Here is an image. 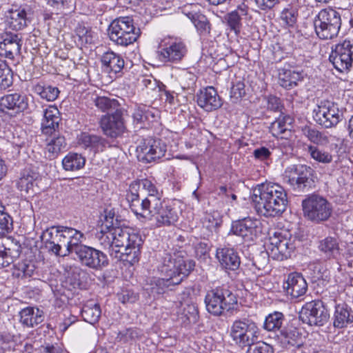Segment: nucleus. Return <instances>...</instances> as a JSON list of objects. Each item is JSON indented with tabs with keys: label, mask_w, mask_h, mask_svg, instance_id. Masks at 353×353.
Wrapping results in <instances>:
<instances>
[{
	"label": "nucleus",
	"mask_w": 353,
	"mask_h": 353,
	"mask_svg": "<svg viewBox=\"0 0 353 353\" xmlns=\"http://www.w3.org/2000/svg\"><path fill=\"white\" fill-rule=\"evenodd\" d=\"M157 204V208H153L150 205L141 212L136 210L135 214L148 219L154 216L158 227L174 225L179 219L178 210L168 203L161 201V199Z\"/></svg>",
	"instance_id": "9d476101"
},
{
	"label": "nucleus",
	"mask_w": 353,
	"mask_h": 353,
	"mask_svg": "<svg viewBox=\"0 0 353 353\" xmlns=\"http://www.w3.org/2000/svg\"><path fill=\"white\" fill-rule=\"evenodd\" d=\"M101 62L104 70L114 74L120 72L124 67L122 57L112 51H108L101 56Z\"/></svg>",
	"instance_id": "7c9ffc66"
},
{
	"label": "nucleus",
	"mask_w": 353,
	"mask_h": 353,
	"mask_svg": "<svg viewBox=\"0 0 353 353\" xmlns=\"http://www.w3.org/2000/svg\"><path fill=\"white\" fill-rule=\"evenodd\" d=\"M103 227L112 228L114 251H121L134 245H142L141 236L131 231L128 228H122L118 216L113 210L104 211Z\"/></svg>",
	"instance_id": "20e7f679"
},
{
	"label": "nucleus",
	"mask_w": 353,
	"mask_h": 353,
	"mask_svg": "<svg viewBox=\"0 0 353 353\" xmlns=\"http://www.w3.org/2000/svg\"><path fill=\"white\" fill-rule=\"evenodd\" d=\"M39 173L31 168H26L21 174V177L17 182L18 189L28 193L33 190L34 185L39 179Z\"/></svg>",
	"instance_id": "72a5a7b5"
},
{
	"label": "nucleus",
	"mask_w": 353,
	"mask_h": 353,
	"mask_svg": "<svg viewBox=\"0 0 353 353\" xmlns=\"http://www.w3.org/2000/svg\"><path fill=\"white\" fill-rule=\"evenodd\" d=\"M131 190H132L130 188ZM126 199L130 203V206L132 210L135 213L136 210L138 212H141V203L139 201V194L137 192H132V191L130 193H128L126 195Z\"/></svg>",
	"instance_id": "69168bd1"
},
{
	"label": "nucleus",
	"mask_w": 353,
	"mask_h": 353,
	"mask_svg": "<svg viewBox=\"0 0 353 353\" xmlns=\"http://www.w3.org/2000/svg\"><path fill=\"white\" fill-rule=\"evenodd\" d=\"M110 39L117 46H128L135 42L141 34L136 28L134 20L130 17H121L114 19L108 28Z\"/></svg>",
	"instance_id": "39448f33"
},
{
	"label": "nucleus",
	"mask_w": 353,
	"mask_h": 353,
	"mask_svg": "<svg viewBox=\"0 0 353 353\" xmlns=\"http://www.w3.org/2000/svg\"><path fill=\"white\" fill-rule=\"evenodd\" d=\"M196 97L198 105L207 112L217 110L222 105L221 99L212 86L201 90Z\"/></svg>",
	"instance_id": "393cba45"
},
{
	"label": "nucleus",
	"mask_w": 353,
	"mask_h": 353,
	"mask_svg": "<svg viewBox=\"0 0 353 353\" xmlns=\"http://www.w3.org/2000/svg\"><path fill=\"white\" fill-rule=\"evenodd\" d=\"M303 134L312 143L317 145H325L328 143L329 139L323 133L315 128L305 126L302 129Z\"/></svg>",
	"instance_id": "de8ad7c7"
},
{
	"label": "nucleus",
	"mask_w": 353,
	"mask_h": 353,
	"mask_svg": "<svg viewBox=\"0 0 353 353\" xmlns=\"http://www.w3.org/2000/svg\"><path fill=\"white\" fill-rule=\"evenodd\" d=\"M352 323H353V314L351 307L345 303L336 305L333 316L334 327L341 329Z\"/></svg>",
	"instance_id": "2f4dec72"
},
{
	"label": "nucleus",
	"mask_w": 353,
	"mask_h": 353,
	"mask_svg": "<svg viewBox=\"0 0 353 353\" xmlns=\"http://www.w3.org/2000/svg\"><path fill=\"white\" fill-rule=\"evenodd\" d=\"M22 46L21 34L6 32L0 35V55L13 59L19 54Z\"/></svg>",
	"instance_id": "412c9836"
},
{
	"label": "nucleus",
	"mask_w": 353,
	"mask_h": 353,
	"mask_svg": "<svg viewBox=\"0 0 353 353\" xmlns=\"http://www.w3.org/2000/svg\"><path fill=\"white\" fill-rule=\"evenodd\" d=\"M252 200L256 212L265 217L280 216L288 205L286 191L274 183L257 185L253 189Z\"/></svg>",
	"instance_id": "f257e3e1"
},
{
	"label": "nucleus",
	"mask_w": 353,
	"mask_h": 353,
	"mask_svg": "<svg viewBox=\"0 0 353 353\" xmlns=\"http://www.w3.org/2000/svg\"><path fill=\"white\" fill-rule=\"evenodd\" d=\"M3 205H0V236H4L12 230V219L5 211Z\"/></svg>",
	"instance_id": "6e6d98bb"
},
{
	"label": "nucleus",
	"mask_w": 353,
	"mask_h": 353,
	"mask_svg": "<svg viewBox=\"0 0 353 353\" xmlns=\"http://www.w3.org/2000/svg\"><path fill=\"white\" fill-rule=\"evenodd\" d=\"M8 24L14 30H21L30 24L32 20L34 12L30 6L24 5L9 12Z\"/></svg>",
	"instance_id": "4be33fe9"
},
{
	"label": "nucleus",
	"mask_w": 353,
	"mask_h": 353,
	"mask_svg": "<svg viewBox=\"0 0 353 353\" xmlns=\"http://www.w3.org/2000/svg\"><path fill=\"white\" fill-rule=\"evenodd\" d=\"M41 238L49 252L57 256H65L75 254L83 245L84 234L73 228L59 225L46 229Z\"/></svg>",
	"instance_id": "f03ea898"
},
{
	"label": "nucleus",
	"mask_w": 353,
	"mask_h": 353,
	"mask_svg": "<svg viewBox=\"0 0 353 353\" xmlns=\"http://www.w3.org/2000/svg\"><path fill=\"white\" fill-rule=\"evenodd\" d=\"M137 185L148 193V196L141 202V211L143 209L146 210L150 205H152L153 208H157V203H159V200L161 199V194L156 185L148 179H141L137 183L131 184L130 188L134 189Z\"/></svg>",
	"instance_id": "b1692460"
},
{
	"label": "nucleus",
	"mask_w": 353,
	"mask_h": 353,
	"mask_svg": "<svg viewBox=\"0 0 353 353\" xmlns=\"http://www.w3.org/2000/svg\"><path fill=\"white\" fill-rule=\"evenodd\" d=\"M85 159L78 153L70 152L62 160L63 168L66 171H76L83 168Z\"/></svg>",
	"instance_id": "58836bf2"
},
{
	"label": "nucleus",
	"mask_w": 353,
	"mask_h": 353,
	"mask_svg": "<svg viewBox=\"0 0 353 353\" xmlns=\"http://www.w3.org/2000/svg\"><path fill=\"white\" fill-rule=\"evenodd\" d=\"M141 334L142 332L139 329L130 327L123 331H120L117 334V339L119 341L127 343L130 341L139 339Z\"/></svg>",
	"instance_id": "13d9d810"
},
{
	"label": "nucleus",
	"mask_w": 353,
	"mask_h": 353,
	"mask_svg": "<svg viewBox=\"0 0 353 353\" xmlns=\"http://www.w3.org/2000/svg\"><path fill=\"white\" fill-rule=\"evenodd\" d=\"M34 270V266L31 263L26 261L19 262L14 265L12 276L16 278L30 277Z\"/></svg>",
	"instance_id": "603ef678"
},
{
	"label": "nucleus",
	"mask_w": 353,
	"mask_h": 353,
	"mask_svg": "<svg viewBox=\"0 0 353 353\" xmlns=\"http://www.w3.org/2000/svg\"><path fill=\"white\" fill-rule=\"evenodd\" d=\"M142 245H132L128 248L119 251V253H115L113 258L119 261H123L125 265L130 266L133 265L139 260L140 248Z\"/></svg>",
	"instance_id": "f704fd0d"
},
{
	"label": "nucleus",
	"mask_w": 353,
	"mask_h": 353,
	"mask_svg": "<svg viewBox=\"0 0 353 353\" xmlns=\"http://www.w3.org/2000/svg\"><path fill=\"white\" fill-rule=\"evenodd\" d=\"M166 145L159 139L148 137L143 139L137 147V156L139 161L150 163L163 157Z\"/></svg>",
	"instance_id": "2eb2a0df"
},
{
	"label": "nucleus",
	"mask_w": 353,
	"mask_h": 353,
	"mask_svg": "<svg viewBox=\"0 0 353 353\" xmlns=\"http://www.w3.org/2000/svg\"><path fill=\"white\" fill-rule=\"evenodd\" d=\"M100 125L106 136L111 138L121 136L125 131L122 110H116L111 114L103 116L101 119Z\"/></svg>",
	"instance_id": "a211bd4d"
},
{
	"label": "nucleus",
	"mask_w": 353,
	"mask_h": 353,
	"mask_svg": "<svg viewBox=\"0 0 353 353\" xmlns=\"http://www.w3.org/2000/svg\"><path fill=\"white\" fill-rule=\"evenodd\" d=\"M313 112L316 122L325 128L335 127L343 116L338 104L330 100L321 101Z\"/></svg>",
	"instance_id": "9b49d317"
},
{
	"label": "nucleus",
	"mask_w": 353,
	"mask_h": 353,
	"mask_svg": "<svg viewBox=\"0 0 353 353\" xmlns=\"http://www.w3.org/2000/svg\"><path fill=\"white\" fill-rule=\"evenodd\" d=\"M66 146L64 137L58 136L51 139L46 147V157L49 159H54Z\"/></svg>",
	"instance_id": "ea45409f"
},
{
	"label": "nucleus",
	"mask_w": 353,
	"mask_h": 353,
	"mask_svg": "<svg viewBox=\"0 0 353 353\" xmlns=\"http://www.w3.org/2000/svg\"><path fill=\"white\" fill-rule=\"evenodd\" d=\"M96 106L103 112H108V114L114 112L116 110H121L119 108V104L116 99H110L106 97H98L95 99Z\"/></svg>",
	"instance_id": "3c124183"
},
{
	"label": "nucleus",
	"mask_w": 353,
	"mask_h": 353,
	"mask_svg": "<svg viewBox=\"0 0 353 353\" xmlns=\"http://www.w3.org/2000/svg\"><path fill=\"white\" fill-rule=\"evenodd\" d=\"M247 346V353H274L272 347L263 341H254Z\"/></svg>",
	"instance_id": "680f3d73"
},
{
	"label": "nucleus",
	"mask_w": 353,
	"mask_h": 353,
	"mask_svg": "<svg viewBox=\"0 0 353 353\" xmlns=\"http://www.w3.org/2000/svg\"><path fill=\"white\" fill-rule=\"evenodd\" d=\"M154 114L151 112L149 107L143 104H135L132 118L134 123L137 125H145L150 121V118H154Z\"/></svg>",
	"instance_id": "79ce46f5"
},
{
	"label": "nucleus",
	"mask_w": 353,
	"mask_h": 353,
	"mask_svg": "<svg viewBox=\"0 0 353 353\" xmlns=\"http://www.w3.org/2000/svg\"><path fill=\"white\" fill-rule=\"evenodd\" d=\"M302 80V74L292 70H283L279 76L280 85L289 90L296 86L298 82Z\"/></svg>",
	"instance_id": "e433bc0d"
},
{
	"label": "nucleus",
	"mask_w": 353,
	"mask_h": 353,
	"mask_svg": "<svg viewBox=\"0 0 353 353\" xmlns=\"http://www.w3.org/2000/svg\"><path fill=\"white\" fill-rule=\"evenodd\" d=\"M314 26L321 39H332L337 37L341 27V14L332 8L321 10L315 17Z\"/></svg>",
	"instance_id": "423d86ee"
},
{
	"label": "nucleus",
	"mask_w": 353,
	"mask_h": 353,
	"mask_svg": "<svg viewBox=\"0 0 353 353\" xmlns=\"http://www.w3.org/2000/svg\"><path fill=\"white\" fill-rule=\"evenodd\" d=\"M302 208L304 216L315 223L327 221L332 212L331 203L316 194H312L303 199Z\"/></svg>",
	"instance_id": "6e6552de"
},
{
	"label": "nucleus",
	"mask_w": 353,
	"mask_h": 353,
	"mask_svg": "<svg viewBox=\"0 0 353 353\" xmlns=\"http://www.w3.org/2000/svg\"><path fill=\"white\" fill-rule=\"evenodd\" d=\"M34 91L42 98L48 101H53L57 99L59 90L58 88L52 85L43 86L39 84L36 85Z\"/></svg>",
	"instance_id": "864d4df0"
},
{
	"label": "nucleus",
	"mask_w": 353,
	"mask_h": 353,
	"mask_svg": "<svg viewBox=\"0 0 353 353\" xmlns=\"http://www.w3.org/2000/svg\"><path fill=\"white\" fill-rule=\"evenodd\" d=\"M334 67L341 72L348 71L353 62V43L345 40L337 44L329 57Z\"/></svg>",
	"instance_id": "f3484780"
},
{
	"label": "nucleus",
	"mask_w": 353,
	"mask_h": 353,
	"mask_svg": "<svg viewBox=\"0 0 353 353\" xmlns=\"http://www.w3.org/2000/svg\"><path fill=\"white\" fill-rule=\"evenodd\" d=\"M12 83V70L5 61L0 59V90L7 89Z\"/></svg>",
	"instance_id": "09e8293b"
},
{
	"label": "nucleus",
	"mask_w": 353,
	"mask_h": 353,
	"mask_svg": "<svg viewBox=\"0 0 353 353\" xmlns=\"http://www.w3.org/2000/svg\"><path fill=\"white\" fill-rule=\"evenodd\" d=\"M245 94V84L241 81H238L235 83H233L230 95L232 99H239Z\"/></svg>",
	"instance_id": "0e129e2a"
},
{
	"label": "nucleus",
	"mask_w": 353,
	"mask_h": 353,
	"mask_svg": "<svg viewBox=\"0 0 353 353\" xmlns=\"http://www.w3.org/2000/svg\"><path fill=\"white\" fill-rule=\"evenodd\" d=\"M20 322L25 326L32 327L44 320L43 311L32 307H26L19 312Z\"/></svg>",
	"instance_id": "473e14b6"
},
{
	"label": "nucleus",
	"mask_w": 353,
	"mask_h": 353,
	"mask_svg": "<svg viewBox=\"0 0 353 353\" xmlns=\"http://www.w3.org/2000/svg\"><path fill=\"white\" fill-rule=\"evenodd\" d=\"M269 243L268 253L276 261H282L290 258L295 249L294 243L287 236V232H274L272 234H270Z\"/></svg>",
	"instance_id": "ddd939ff"
},
{
	"label": "nucleus",
	"mask_w": 353,
	"mask_h": 353,
	"mask_svg": "<svg viewBox=\"0 0 353 353\" xmlns=\"http://www.w3.org/2000/svg\"><path fill=\"white\" fill-rule=\"evenodd\" d=\"M0 242L4 245L7 254L14 261L21 252L20 243L14 239H1Z\"/></svg>",
	"instance_id": "4d7b16f0"
},
{
	"label": "nucleus",
	"mask_w": 353,
	"mask_h": 353,
	"mask_svg": "<svg viewBox=\"0 0 353 353\" xmlns=\"http://www.w3.org/2000/svg\"><path fill=\"white\" fill-rule=\"evenodd\" d=\"M297 16V9L291 6L284 8L281 13V20L289 26H293L296 23Z\"/></svg>",
	"instance_id": "bf43d9fd"
},
{
	"label": "nucleus",
	"mask_w": 353,
	"mask_h": 353,
	"mask_svg": "<svg viewBox=\"0 0 353 353\" xmlns=\"http://www.w3.org/2000/svg\"><path fill=\"white\" fill-rule=\"evenodd\" d=\"M80 263L94 270H101L108 266V259L103 252L83 244L75 253Z\"/></svg>",
	"instance_id": "dca6fc26"
},
{
	"label": "nucleus",
	"mask_w": 353,
	"mask_h": 353,
	"mask_svg": "<svg viewBox=\"0 0 353 353\" xmlns=\"http://www.w3.org/2000/svg\"><path fill=\"white\" fill-rule=\"evenodd\" d=\"M193 23L201 35H208L210 34L211 29L210 23L205 15L200 14V15L196 17Z\"/></svg>",
	"instance_id": "052dcab7"
},
{
	"label": "nucleus",
	"mask_w": 353,
	"mask_h": 353,
	"mask_svg": "<svg viewBox=\"0 0 353 353\" xmlns=\"http://www.w3.org/2000/svg\"><path fill=\"white\" fill-rule=\"evenodd\" d=\"M28 100L26 95L19 93L7 94L0 100V107L2 111L12 110L16 112H23L28 108Z\"/></svg>",
	"instance_id": "c85d7f7f"
},
{
	"label": "nucleus",
	"mask_w": 353,
	"mask_h": 353,
	"mask_svg": "<svg viewBox=\"0 0 353 353\" xmlns=\"http://www.w3.org/2000/svg\"><path fill=\"white\" fill-rule=\"evenodd\" d=\"M186 52L185 46L182 42H173L159 51L158 54L161 61L175 62L181 61Z\"/></svg>",
	"instance_id": "c756f323"
},
{
	"label": "nucleus",
	"mask_w": 353,
	"mask_h": 353,
	"mask_svg": "<svg viewBox=\"0 0 353 353\" xmlns=\"http://www.w3.org/2000/svg\"><path fill=\"white\" fill-rule=\"evenodd\" d=\"M292 118L288 115H281L271 123L270 130L274 136L283 134L292 123Z\"/></svg>",
	"instance_id": "8fccbe9b"
},
{
	"label": "nucleus",
	"mask_w": 353,
	"mask_h": 353,
	"mask_svg": "<svg viewBox=\"0 0 353 353\" xmlns=\"http://www.w3.org/2000/svg\"><path fill=\"white\" fill-rule=\"evenodd\" d=\"M101 314L100 306L97 303L88 302L81 309V316L83 320L92 325L99 321Z\"/></svg>",
	"instance_id": "a19ab883"
},
{
	"label": "nucleus",
	"mask_w": 353,
	"mask_h": 353,
	"mask_svg": "<svg viewBox=\"0 0 353 353\" xmlns=\"http://www.w3.org/2000/svg\"><path fill=\"white\" fill-rule=\"evenodd\" d=\"M285 172L289 174V183L298 192H305L314 186L313 170L310 167L294 165L288 167Z\"/></svg>",
	"instance_id": "4468645a"
},
{
	"label": "nucleus",
	"mask_w": 353,
	"mask_h": 353,
	"mask_svg": "<svg viewBox=\"0 0 353 353\" xmlns=\"http://www.w3.org/2000/svg\"><path fill=\"white\" fill-rule=\"evenodd\" d=\"M247 14L245 6H239L237 9L227 14L225 19L230 30L234 31L236 34H239L241 28V19L243 16Z\"/></svg>",
	"instance_id": "4c0bfd02"
},
{
	"label": "nucleus",
	"mask_w": 353,
	"mask_h": 353,
	"mask_svg": "<svg viewBox=\"0 0 353 353\" xmlns=\"http://www.w3.org/2000/svg\"><path fill=\"white\" fill-rule=\"evenodd\" d=\"M283 321V314L281 312H275L266 316L263 327L267 331L279 330Z\"/></svg>",
	"instance_id": "49530a36"
},
{
	"label": "nucleus",
	"mask_w": 353,
	"mask_h": 353,
	"mask_svg": "<svg viewBox=\"0 0 353 353\" xmlns=\"http://www.w3.org/2000/svg\"><path fill=\"white\" fill-rule=\"evenodd\" d=\"M283 288L288 294L297 299L306 293L307 283L301 274L292 272L288 274Z\"/></svg>",
	"instance_id": "5701e85b"
},
{
	"label": "nucleus",
	"mask_w": 353,
	"mask_h": 353,
	"mask_svg": "<svg viewBox=\"0 0 353 353\" xmlns=\"http://www.w3.org/2000/svg\"><path fill=\"white\" fill-rule=\"evenodd\" d=\"M101 232L97 234L99 242L104 249L108 250L109 254L113 257L115 253H119V251H114L115 248L113 247L114 241L112 228H105L103 227V223L101 224Z\"/></svg>",
	"instance_id": "37998d69"
},
{
	"label": "nucleus",
	"mask_w": 353,
	"mask_h": 353,
	"mask_svg": "<svg viewBox=\"0 0 353 353\" xmlns=\"http://www.w3.org/2000/svg\"><path fill=\"white\" fill-rule=\"evenodd\" d=\"M299 319L310 325L323 326L330 319V314L321 300L307 302L299 312Z\"/></svg>",
	"instance_id": "f8f14e48"
},
{
	"label": "nucleus",
	"mask_w": 353,
	"mask_h": 353,
	"mask_svg": "<svg viewBox=\"0 0 353 353\" xmlns=\"http://www.w3.org/2000/svg\"><path fill=\"white\" fill-rule=\"evenodd\" d=\"M209 246L205 242H199L195 245V254L198 259L205 260L209 257Z\"/></svg>",
	"instance_id": "338daca9"
},
{
	"label": "nucleus",
	"mask_w": 353,
	"mask_h": 353,
	"mask_svg": "<svg viewBox=\"0 0 353 353\" xmlns=\"http://www.w3.org/2000/svg\"><path fill=\"white\" fill-rule=\"evenodd\" d=\"M62 285L70 291L79 288L81 285L79 275L76 273L69 274L63 281Z\"/></svg>",
	"instance_id": "e2e57ef3"
},
{
	"label": "nucleus",
	"mask_w": 353,
	"mask_h": 353,
	"mask_svg": "<svg viewBox=\"0 0 353 353\" xmlns=\"http://www.w3.org/2000/svg\"><path fill=\"white\" fill-rule=\"evenodd\" d=\"M319 250L327 259L336 258L339 253V245L337 240L332 236H327L319 241Z\"/></svg>",
	"instance_id": "c9c22d12"
},
{
	"label": "nucleus",
	"mask_w": 353,
	"mask_h": 353,
	"mask_svg": "<svg viewBox=\"0 0 353 353\" xmlns=\"http://www.w3.org/2000/svg\"><path fill=\"white\" fill-rule=\"evenodd\" d=\"M74 32L78 37L79 43L81 46L92 43L94 41V32L92 28L83 23H79Z\"/></svg>",
	"instance_id": "a18cd8bd"
},
{
	"label": "nucleus",
	"mask_w": 353,
	"mask_h": 353,
	"mask_svg": "<svg viewBox=\"0 0 353 353\" xmlns=\"http://www.w3.org/2000/svg\"><path fill=\"white\" fill-rule=\"evenodd\" d=\"M79 143L84 148L97 150L100 147L104 146L105 140L99 136L84 132L80 135Z\"/></svg>",
	"instance_id": "c03bdc74"
},
{
	"label": "nucleus",
	"mask_w": 353,
	"mask_h": 353,
	"mask_svg": "<svg viewBox=\"0 0 353 353\" xmlns=\"http://www.w3.org/2000/svg\"><path fill=\"white\" fill-rule=\"evenodd\" d=\"M281 345L285 348H300L303 346L304 337L299 330L294 327H285L277 335Z\"/></svg>",
	"instance_id": "bb28decb"
},
{
	"label": "nucleus",
	"mask_w": 353,
	"mask_h": 353,
	"mask_svg": "<svg viewBox=\"0 0 353 353\" xmlns=\"http://www.w3.org/2000/svg\"><path fill=\"white\" fill-rule=\"evenodd\" d=\"M206 309L214 316H220L230 311L237 303L236 295L229 289L218 287L208 292L205 298Z\"/></svg>",
	"instance_id": "0eeeda50"
},
{
	"label": "nucleus",
	"mask_w": 353,
	"mask_h": 353,
	"mask_svg": "<svg viewBox=\"0 0 353 353\" xmlns=\"http://www.w3.org/2000/svg\"><path fill=\"white\" fill-rule=\"evenodd\" d=\"M59 114V111L55 106L50 105L44 110L41 121L43 134L51 135L58 130L61 121Z\"/></svg>",
	"instance_id": "cd10ccee"
},
{
	"label": "nucleus",
	"mask_w": 353,
	"mask_h": 353,
	"mask_svg": "<svg viewBox=\"0 0 353 353\" xmlns=\"http://www.w3.org/2000/svg\"><path fill=\"white\" fill-rule=\"evenodd\" d=\"M267 108L274 112H281L283 105L277 97L270 95L267 97Z\"/></svg>",
	"instance_id": "774afa93"
},
{
	"label": "nucleus",
	"mask_w": 353,
	"mask_h": 353,
	"mask_svg": "<svg viewBox=\"0 0 353 353\" xmlns=\"http://www.w3.org/2000/svg\"><path fill=\"white\" fill-rule=\"evenodd\" d=\"M179 316L184 323H195L199 319V310L196 305L190 297L189 291L183 292L178 297Z\"/></svg>",
	"instance_id": "aec40b11"
},
{
	"label": "nucleus",
	"mask_w": 353,
	"mask_h": 353,
	"mask_svg": "<svg viewBox=\"0 0 353 353\" xmlns=\"http://www.w3.org/2000/svg\"><path fill=\"white\" fill-rule=\"evenodd\" d=\"M307 152L315 161L322 163H330L332 161V156L328 152L324 151L314 145L307 147Z\"/></svg>",
	"instance_id": "5fc2aeb1"
},
{
	"label": "nucleus",
	"mask_w": 353,
	"mask_h": 353,
	"mask_svg": "<svg viewBox=\"0 0 353 353\" xmlns=\"http://www.w3.org/2000/svg\"><path fill=\"white\" fill-rule=\"evenodd\" d=\"M195 263L190 259H185L183 256L174 254H164L161 259L159 271L164 278L158 280V285L169 287L178 285L188 276L194 269Z\"/></svg>",
	"instance_id": "7ed1b4c3"
},
{
	"label": "nucleus",
	"mask_w": 353,
	"mask_h": 353,
	"mask_svg": "<svg viewBox=\"0 0 353 353\" xmlns=\"http://www.w3.org/2000/svg\"><path fill=\"white\" fill-rule=\"evenodd\" d=\"M261 224L259 219L244 218L232 222L231 232L243 239H252L261 232Z\"/></svg>",
	"instance_id": "6ab92c4d"
},
{
	"label": "nucleus",
	"mask_w": 353,
	"mask_h": 353,
	"mask_svg": "<svg viewBox=\"0 0 353 353\" xmlns=\"http://www.w3.org/2000/svg\"><path fill=\"white\" fill-rule=\"evenodd\" d=\"M216 257L223 269L235 271L240 267V257L238 252L232 248H217Z\"/></svg>",
	"instance_id": "a878e982"
},
{
	"label": "nucleus",
	"mask_w": 353,
	"mask_h": 353,
	"mask_svg": "<svg viewBox=\"0 0 353 353\" xmlns=\"http://www.w3.org/2000/svg\"><path fill=\"white\" fill-rule=\"evenodd\" d=\"M259 328L251 319H243L233 322L230 336L240 347H246L258 339Z\"/></svg>",
	"instance_id": "1a4fd4ad"
}]
</instances>
